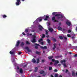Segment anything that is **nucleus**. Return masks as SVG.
I'll return each instance as SVG.
<instances>
[{"label": "nucleus", "mask_w": 77, "mask_h": 77, "mask_svg": "<svg viewBox=\"0 0 77 77\" xmlns=\"http://www.w3.org/2000/svg\"><path fill=\"white\" fill-rule=\"evenodd\" d=\"M55 17H57V19H60L61 18H63V15L60 14H58L55 15Z\"/></svg>", "instance_id": "obj_1"}, {"label": "nucleus", "mask_w": 77, "mask_h": 77, "mask_svg": "<svg viewBox=\"0 0 77 77\" xmlns=\"http://www.w3.org/2000/svg\"><path fill=\"white\" fill-rule=\"evenodd\" d=\"M17 2L16 3V6H19L20 4H21V1L20 0H17Z\"/></svg>", "instance_id": "obj_2"}, {"label": "nucleus", "mask_w": 77, "mask_h": 77, "mask_svg": "<svg viewBox=\"0 0 77 77\" xmlns=\"http://www.w3.org/2000/svg\"><path fill=\"white\" fill-rule=\"evenodd\" d=\"M25 49H26V50H27V51L28 52H31L32 50H31L29 49V48L27 47H26L25 48Z\"/></svg>", "instance_id": "obj_3"}, {"label": "nucleus", "mask_w": 77, "mask_h": 77, "mask_svg": "<svg viewBox=\"0 0 77 77\" xmlns=\"http://www.w3.org/2000/svg\"><path fill=\"white\" fill-rule=\"evenodd\" d=\"M32 61L33 63H36V61L35 58H33L32 59Z\"/></svg>", "instance_id": "obj_4"}, {"label": "nucleus", "mask_w": 77, "mask_h": 77, "mask_svg": "<svg viewBox=\"0 0 77 77\" xmlns=\"http://www.w3.org/2000/svg\"><path fill=\"white\" fill-rule=\"evenodd\" d=\"M20 42L17 41L16 44V47H18L20 45Z\"/></svg>", "instance_id": "obj_5"}, {"label": "nucleus", "mask_w": 77, "mask_h": 77, "mask_svg": "<svg viewBox=\"0 0 77 77\" xmlns=\"http://www.w3.org/2000/svg\"><path fill=\"white\" fill-rule=\"evenodd\" d=\"M38 27H39V29L40 30L42 31V29H43L42 26H41V25H38Z\"/></svg>", "instance_id": "obj_6"}, {"label": "nucleus", "mask_w": 77, "mask_h": 77, "mask_svg": "<svg viewBox=\"0 0 77 77\" xmlns=\"http://www.w3.org/2000/svg\"><path fill=\"white\" fill-rule=\"evenodd\" d=\"M53 45L54 46V47H53V50H55V48H56V43H54V44Z\"/></svg>", "instance_id": "obj_7"}, {"label": "nucleus", "mask_w": 77, "mask_h": 77, "mask_svg": "<svg viewBox=\"0 0 77 77\" xmlns=\"http://www.w3.org/2000/svg\"><path fill=\"white\" fill-rule=\"evenodd\" d=\"M72 74L73 77L75 76V71L74 70H73L72 71Z\"/></svg>", "instance_id": "obj_8"}, {"label": "nucleus", "mask_w": 77, "mask_h": 77, "mask_svg": "<svg viewBox=\"0 0 77 77\" xmlns=\"http://www.w3.org/2000/svg\"><path fill=\"white\" fill-rule=\"evenodd\" d=\"M48 18H49V16H46L45 18L44 19V20L45 21H47V20H48Z\"/></svg>", "instance_id": "obj_9"}, {"label": "nucleus", "mask_w": 77, "mask_h": 77, "mask_svg": "<svg viewBox=\"0 0 77 77\" xmlns=\"http://www.w3.org/2000/svg\"><path fill=\"white\" fill-rule=\"evenodd\" d=\"M32 43H35V42H36V39L35 38H32Z\"/></svg>", "instance_id": "obj_10"}, {"label": "nucleus", "mask_w": 77, "mask_h": 77, "mask_svg": "<svg viewBox=\"0 0 77 77\" xmlns=\"http://www.w3.org/2000/svg\"><path fill=\"white\" fill-rule=\"evenodd\" d=\"M20 72L21 74H23V69L22 68H20Z\"/></svg>", "instance_id": "obj_11"}, {"label": "nucleus", "mask_w": 77, "mask_h": 77, "mask_svg": "<svg viewBox=\"0 0 77 77\" xmlns=\"http://www.w3.org/2000/svg\"><path fill=\"white\" fill-rule=\"evenodd\" d=\"M25 43L24 42H21V44H20V46L21 47H23Z\"/></svg>", "instance_id": "obj_12"}, {"label": "nucleus", "mask_w": 77, "mask_h": 77, "mask_svg": "<svg viewBox=\"0 0 77 77\" xmlns=\"http://www.w3.org/2000/svg\"><path fill=\"white\" fill-rule=\"evenodd\" d=\"M40 48H42V49H47V46H40Z\"/></svg>", "instance_id": "obj_13"}, {"label": "nucleus", "mask_w": 77, "mask_h": 77, "mask_svg": "<svg viewBox=\"0 0 77 77\" xmlns=\"http://www.w3.org/2000/svg\"><path fill=\"white\" fill-rule=\"evenodd\" d=\"M60 62L62 64H63V63H65L66 62V60H61L60 61Z\"/></svg>", "instance_id": "obj_14"}, {"label": "nucleus", "mask_w": 77, "mask_h": 77, "mask_svg": "<svg viewBox=\"0 0 77 77\" xmlns=\"http://www.w3.org/2000/svg\"><path fill=\"white\" fill-rule=\"evenodd\" d=\"M51 38L52 39V40L53 41H54V42H56L57 41V40L56 39V38H53V37H51Z\"/></svg>", "instance_id": "obj_15"}, {"label": "nucleus", "mask_w": 77, "mask_h": 77, "mask_svg": "<svg viewBox=\"0 0 77 77\" xmlns=\"http://www.w3.org/2000/svg\"><path fill=\"white\" fill-rule=\"evenodd\" d=\"M66 24H67V25H68L69 26H71V23L69 22H66Z\"/></svg>", "instance_id": "obj_16"}, {"label": "nucleus", "mask_w": 77, "mask_h": 77, "mask_svg": "<svg viewBox=\"0 0 77 77\" xmlns=\"http://www.w3.org/2000/svg\"><path fill=\"white\" fill-rule=\"evenodd\" d=\"M39 73L40 74H44V71L43 70L39 72Z\"/></svg>", "instance_id": "obj_17"}, {"label": "nucleus", "mask_w": 77, "mask_h": 77, "mask_svg": "<svg viewBox=\"0 0 77 77\" xmlns=\"http://www.w3.org/2000/svg\"><path fill=\"white\" fill-rule=\"evenodd\" d=\"M53 58V56H50L48 57V59H50V60L51 59H52Z\"/></svg>", "instance_id": "obj_18"}, {"label": "nucleus", "mask_w": 77, "mask_h": 77, "mask_svg": "<svg viewBox=\"0 0 77 77\" xmlns=\"http://www.w3.org/2000/svg\"><path fill=\"white\" fill-rule=\"evenodd\" d=\"M38 68L37 67H35V72H37L38 71Z\"/></svg>", "instance_id": "obj_19"}, {"label": "nucleus", "mask_w": 77, "mask_h": 77, "mask_svg": "<svg viewBox=\"0 0 77 77\" xmlns=\"http://www.w3.org/2000/svg\"><path fill=\"white\" fill-rule=\"evenodd\" d=\"M49 30L50 32H52L53 31V29L52 28H49Z\"/></svg>", "instance_id": "obj_20"}, {"label": "nucleus", "mask_w": 77, "mask_h": 77, "mask_svg": "<svg viewBox=\"0 0 77 77\" xmlns=\"http://www.w3.org/2000/svg\"><path fill=\"white\" fill-rule=\"evenodd\" d=\"M37 61L36 63H39V58L37 59Z\"/></svg>", "instance_id": "obj_21"}, {"label": "nucleus", "mask_w": 77, "mask_h": 77, "mask_svg": "<svg viewBox=\"0 0 77 77\" xmlns=\"http://www.w3.org/2000/svg\"><path fill=\"white\" fill-rule=\"evenodd\" d=\"M2 17L3 18H6L7 17V16L6 15L4 14L3 15H2Z\"/></svg>", "instance_id": "obj_22"}, {"label": "nucleus", "mask_w": 77, "mask_h": 77, "mask_svg": "<svg viewBox=\"0 0 77 77\" xmlns=\"http://www.w3.org/2000/svg\"><path fill=\"white\" fill-rule=\"evenodd\" d=\"M58 29L59 30H62V28L60 26H58Z\"/></svg>", "instance_id": "obj_23"}, {"label": "nucleus", "mask_w": 77, "mask_h": 77, "mask_svg": "<svg viewBox=\"0 0 77 77\" xmlns=\"http://www.w3.org/2000/svg\"><path fill=\"white\" fill-rule=\"evenodd\" d=\"M56 19V17H52V21H54V20H55V19Z\"/></svg>", "instance_id": "obj_24"}, {"label": "nucleus", "mask_w": 77, "mask_h": 77, "mask_svg": "<svg viewBox=\"0 0 77 77\" xmlns=\"http://www.w3.org/2000/svg\"><path fill=\"white\" fill-rule=\"evenodd\" d=\"M47 41L48 42V44H50V42H51V41L49 39H48L47 40Z\"/></svg>", "instance_id": "obj_25"}, {"label": "nucleus", "mask_w": 77, "mask_h": 77, "mask_svg": "<svg viewBox=\"0 0 77 77\" xmlns=\"http://www.w3.org/2000/svg\"><path fill=\"white\" fill-rule=\"evenodd\" d=\"M59 38L61 40L63 39V37L62 36H59Z\"/></svg>", "instance_id": "obj_26"}, {"label": "nucleus", "mask_w": 77, "mask_h": 77, "mask_svg": "<svg viewBox=\"0 0 77 77\" xmlns=\"http://www.w3.org/2000/svg\"><path fill=\"white\" fill-rule=\"evenodd\" d=\"M46 35H48V30H46Z\"/></svg>", "instance_id": "obj_27"}, {"label": "nucleus", "mask_w": 77, "mask_h": 77, "mask_svg": "<svg viewBox=\"0 0 77 77\" xmlns=\"http://www.w3.org/2000/svg\"><path fill=\"white\" fill-rule=\"evenodd\" d=\"M26 44L27 45H29V44H30V43H29V42L28 41H26Z\"/></svg>", "instance_id": "obj_28"}, {"label": "nucleus", "mask_w": 77, "mask_h": 77, "mask_svg": "<svg viewBox=\"0 0 77 77\" xmlns=\"http://www.w3.org/2000/svg\"><path fill=\"white\" fill-rule=\"evenodd\" d=\"M38 19L39 20V21L40 22V21H42V18H41V17H39L38 18Z\"/></svg>", "instance_id": "obj_29"}, {"label": "nucleus", "mask_w": 77, "mask_h": 77, "mask_svg": "<svg viewBox=\"0 0 77 77\" xmlns=\"http://www.w3.org/2000/svg\"><path fill=\"white\" fill-rule=\"evenodd\" d=\"M10 54H14V52H12L11 51H10Z\"/></svg>", "instance_id": "obj_30"}, {"label": "nucleus", "mask_w": 77, "mask_h": 77, "mask_svg": "<svg viewBox=\"0 0 77 77\" xmlns=\"http://www.w3.org/2000/svg\"><path fill=\"white\" fill-rule=\"evenodd\" d=\"M63 65L64 66V68H65V67H67V66H66V63H63Z\"/></svg>", "instance_id": "obj_31"}, {"label": "nucleus", "mask_w": 77, "mask_h": 77, "mask_svg": "<svg viewBox=\"0 0 77 77\" xmlns=\"http://www.w3.org/2000/svg\"><path fill=\"white\" fill-rule=\"evenodd\" d=\"M55 63H59V60H55Z\"/></svg>", "instance_id": "obj_32"}, {"label": "nucleus", "mask_w": 77, "mask_h": 77, "mask_svg": "<svg viewBox=\"0 0 77 77\" xmlns=\"http://www.w3.org/2000/svg\"><path fill=\"white\" fill-rule=\"evenodd\" d=\"M32 38L33 39H35V38H36V36H35V35H33L32 36Z\"/></svg>", "instance_id": "obj_33"}, {"label": "nucleus", "mask_w": 77, "mask_h": 77, "mask_svg": "<svg viewBox=\"0 0 77 77\" xmlns=\"http://www.w3.org/2000/svg\"><path fill=\"white\" fill-rule=\"evenodd\" d=\"M39 53H40V52H39L38 51H36V54H39Z\"/></svg>", "instance_id": "obj_34"}, {"label": "nucleus", "mask_w": 77, "mask_h": 77, "mask_svg": "<svg viewBox=\"0 0 77 77\" xmlns=\"http://www.w3.org/2000/svg\"><path fill=\"white\" fill-rule=\"evenodd\" d=\"M43 39L42 38L40 39H39L38 41V42H41V41H43Z\"/></svg>", "instance_id": "obj_35"}, {"label": "nucleus", "mask_w": 77, "mask_h": 77, "mask_svg": "<svg viewBox=\"0 0 77 77\" xmlns=\"http://www.w3.org/2000/svg\"><path fill=\"white\" fill-rule=\"evenodd\" d=\"M49 71H51V70H52V67H49Z\"/></svg>", "instance_id": "obj_36"}, {"label": "nucleus", "mask_w": 77, "mask_h": 77, "mask_svg": "<svg viewBox=\"0 0 77 77\" xmlns=\"http://www.w3.org/2000/svg\"><path fill=\"white\" fill-rule=\"evenodd\" d=\"M55 58H56V59H58V58H59V57H60V56H56L55 57Z\"/></svg>", "instance_id": "obj_37"}, {"label": "nucleus", "mask_w": 77, "mask_h": 77, "mask_svg": "<svg viewBox=\"0 0 77 77\" xmlns=\"http://www.w3.org/2000/svg\"><path fill=\"white\" fill-rule=\"evenodd\" d=\"M56 12H53L52 13V15H56Z\"/></svg>", "instance_id": "obj_38"}, {"label": "nucleus", "mask_w": 77, "mask_h": 77, "mask_svg": "<svg viewBox=\"0 0 77 77\" xmlns=\"http://www.w3.org/2000/svg\"><path fill=\"white\" fill-rule=\"evenodd\" d=\"M27 64H26L25 65L23 66V68H26L27 67Z\"/></svg>", "instance_id": "obj_39"}, {"label": "nucleus", "mask_w": 77, "mask_h": 77, "mask_svg": "<svg viewBox=\"0 0 77 77\" xmlns=\"http://www.w3.org/2000/svg\"><path fill=\"white\" fill-rule=\"evenodd\" d=\"M28 31H29V29H26L25 30V32H26V33H27V32H28Z\"/></svg>", "instance_id": "obj_40"}, {"label": "nucleus", "mask_w": 77, "mask_h": 77, "mask_svg": "<svg viewBox=\"0 0 77 77\" xmlns=\"http://www.w3.org/2000/svg\"><path fill=\"white\" fill-rule=\"evenodd\" d=\"M72 32V31H71V30H68V33H70V32Z\"/></svg>", "instance_id": "obj_41"}, {"label": "nucleus", "mask_w": 77, "mask_h": 77, "mask_svg": "<svg viewBox=\"0 0 77 77\" xmlns=\"http://www.w3.org/2000/svg\"><path fill=\"white\" fill-rule=\"evenodd\" d=\"M45 35L44 34H43L42 36V38H45Z\"/></svg>", "instance_id": "obj_42"}, {"label": "nucleus", "mask_w": 77, "mask_h": 77, "mask_svg": "<svg viewBox=\"0 0 77 77\" xmlns=\"http://www.w3.org/2000/svg\"><path fill=\"white\" fill-rule=\"evenodd\" d=\"M67 36L69 37V38H71V35L69 34H67Z\"/></svg>", "instance_id": "obj_43"}, {"label": "nucleus", "mask_w": 77, "mask_h": 77, "mask_svg": "<svg viewBox=\"0 0 77 77\" xmlns=\"http://www.w3.org/2000/svg\"><path fill=\"white\" fill-rule=\"evenodd\" d=\"M55 77H58V74H55Z\"/></svg>", "instance_id": "obj_44"}, {"label": "nucleus", "mask_w": 77, "mask_h": 77, "mask_svg": "<svg viewBox=\"0 0 77 77\" xmlns=\"http://www.w3.org/2000/svg\"><path fill=\"white\" fill-rule=\"evenodd\" d=\"M21 53H22V52L20 51L18 53V54H19V55H20V54H21Z\"/></svg>", "instance_id": "obj_45"}, {"label": "nucleus", "mask_w": 77, "mask_h": 77, "mask_svg": "<svg viewBox=\"0 0 77 77\" xmlns=\"http://www.w3.org/2000/svg\"><path fill=\"white\" fill-rule=\"evenodd\" d=\"M54 72H57V69H55L54 70Z\"/></svg>", "instance_id": "obj_46"}, {"label": "nucleus", "mask_w": 77, "mask_h": 77, "mask_svg": "<svg viewBox=\"0 0 77 77\" xmlns=\"http://www.w3.org/2000/svg\"><path fill=\"white\" fill-rule=\"evenodd\" d=\"M35 45H37V46H39V44H37V43H35Z\"/></svg>", "instance_id": "obj_47"}, {"label": "nucleus", "mask_w": 77, "mask_h": 77, "mask_svg": "<svg viewBox=\"0 0 77 77\" xmlns=\"http://www.w3.org/2000/svg\"><path fill=\"white\" fill-rule=\"evenodd\" d=\"M35 48H36V49H38V47L36 46L35 47Z\"/></svg>", "instance_id": "obj_48"}, {"label": "nucleus", "mask_w": 77, "mask_h": 77, "mask_svg": "<svg viewBox=\"0 0 77 77\" xmlns=\"http://www.w3.org/2000/svg\"><path fill=\"white\" fill-rule=\"evenodd\" d=\"M44 62H45V60H42V63H44Z\"/></svg>", "instance_id": "obj_49"}, {"label": "nucleus", "mask_w": 77, "mask_h": 77, "mask_svg": "<svg viewBox=\"0 0 77 77\" xmlns=\"http://www.w3.org/2000/svg\"><path fill=\"white\" fill-rule=\"evenodd\" d=\"M73 57H77V54L74 55H73Z\"/></svg>", "instance_id": "obj_50"}, {"label": "nucleus", "mask_w": 77, "mask_h": 77, "mask_svg": "<svg viewBox=\"0 0 77 77\" xmlns=\"http://www.w3.org/2000/svg\"><path fill=\"white\" fill-rule=\"evenodd\" d=\"M55 60H54V59H52V62H55Z\"/></svg>", "instance_id": "obj_51"}, {"label": "nucleus", "mask_w": 77, "mask_h": 77, "mask_svg": "<svg viewBox=\"0 0 77 77\" xmlns=\"http://www.w3.org/2000/svg\"><path fill=\"white\" fill-rule=\"evenodd\" d=\"M41 44L42 45H44V42H41Z\"/></svg>", "instance_id": "obj_52"}, {"label": "nucleus", "mask_w": 77, "mask_h": 77, "mask_svg": "<svg viewBox=\"0 0 77 77\" xmlns=\"http://www.w3.org/2000/svg\"><path fill=\"white\" fill-rule=\"evenodd\" d=\"M64 38L65 39H67V38L66 37H64Z\"/></svg>", "instance_id": "obj_53"}, {"label": "nucleus", "mask_w": 77, "mask_h": 77, "mask_svg": "<svg viewBox=\"0 0 77 77\" xmlns=\"http://www.w3.org/2000/svg\"><path fill=\"white\" fill-rule=\"evenodd\" d=\"M17 69H20V67L18 66H17Z\"/></svg>", "instance_id": "obj_54"}, {"label": "nucleus", "mask_w": 77, "mask_h": 77, "mask_svg": "<svg viewBox=\"0 0 77 77\" xmlns=\"http://www.w3.org/2000/svg\"><path fill=\"white\" fill-rule=\"evenodd\" d=\"M57 63H54V65H55V66H56L57 65Z\"/></svg>", "instance_id": "obj_55"}, {"label": "nucleus", "mask_w": 77, "mask_h": 77, "mask_svg": "<svg viewBox=\"0 0 77 77\" xmlns=\"http://www.w3.org/2000/svg\"><path fill=\"white\" fill-rule=\"evenodd\" d=\"M22 34H23V35H26V34H25V33L24 32H23L22 33Z\"/></svg>", "instance_id": "obj_56"}, {"label": "nucleus", "mask_w": 77, "mask_h": 77, "mask_svg": "<svg viewBox=\"0 0 77 77\" xmlns=\"http://www.w3.org/2000/svg\"><path fill=\"white\" fill-rule=\"evenodd\" d=\"M54 22H58V21H57V20H54Z\"/></svg>", "instance_id": "obj_57"}, {"label": "nucleus", "mask_w": 77, "mask_h": 77, "mask_svg": "<svg viewBox=\"0 0 77 77\" xmlns=\"http://www.w3.org/2000/svg\"><path fill=\"white\" fill-rule=\"evenodd\" d=\"M66 72H68V70L67 69H66Z\"/></svg>", "instance_id": "obj_58"}, {"label": "nucleus", "mask_w": 77, "mask_h": 77, "mask_svg": "<svg viewBox=\"0 0 77 77\" xmlns=\"http://www.w3.org/2000/svg\"><path fill=\"white\" fill-rule=\"evenodd\" d=\"M50 65H53V63L52 62H51L50 63Z\"/></svg>", "instance_id": "obj_59"}, {"label": "nucleus", "mask_w": 77, "mask_h": 77, "mask_svg": "<svg viewBox=\"0 0 77 77\" xmlns=\"http://www.w3.org/2000/svg\"><path fill=\"white\" fill-rule=\"evenodd\" d=\"M61 66V65L60 64H58V66Z\"/></svg>", "instance_id": "obj_60"}, {"label": "nucleus", "mask_w": 77, "mask_h": 77, "mask_svg": "<svg viewBox=\"0 0 77 77\" xmlns=\"http://www.w3.org/2000/svg\"><path fill=\"white\" fill-rule=\"evenodd\" d=\"M49 35H47L46 36V37H47V38H48V37H49Z\"/></svg>", "instance_id": "obj_61"}, {"label": "nucleus", "mask_w": 77, "mask_h": 77, "mask_svg": "<svg viewBox=\"0 0 77 77\" xmlns=\"http://www.w3.org/2000/svg\"><path fill=\"white\" fill-rule=\"evenodd\" d=\"M59 77H62V76L61 75H60Z\"/></svg>", "instance_id": "obj_62"}, {"label": "nucleus", "mask_w": 77, "mask_h": 77, "mask_svg": "<svg viewBox=\"0 0 77 77\" xmlns=\"http://www.w3.org/2000/svg\"><path fill=\"white\" fill-rule=\"evenodd\" d=\"M59 25H61V23H59Z\"/></svg>", "instance_id": "obj_63"}, {"label": "nucleus", "mask_w": 77, "mask_h": 77, "mask_svg": "<svg viewBox=\"0 0 77 77\" xmlns=\"http://www.w3.org/2000/svg\"><path fill=\"white\" fill-rule=\"evenodd\" d=\"M51 77H53V75H51Z\"/></svg>", "instance_id": "obj_64"}]
</instances>
